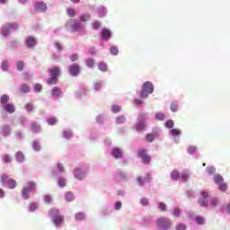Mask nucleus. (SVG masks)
<instances>
[{
    "mask_svg": "<svg viewBox=\"0 0 230 230\" xmlns=\"http://www.w3.org/2000/svg\"><path fill=\"white\" fill-rule=\"evenodd\" d=\"M33 107H34L33 103H31V102L27 103L25 106L26 111L33 112Z\"/></svg>",
    "mask_w": 230,
    "mask_h": 230,
    "instance_id": "obj_39",
    "label": "nucleus"
},
{
    "mask_svg": "<svg viewBox=\"0 0 230 230\" xmlns=\"http://www.w3.org/2000/svg\"><path fill=\"white\" fill-rule=\"evenodd\" d=\"M50 77L47 79L48 85H54L58 83V75H60V68L53 66L49 70Z\"/></svg>",
    "mask_w": 230,
    "mask_h": 230,
    "instance_id": "obj_1",
    "label": "nucleus"
},
{
    "mask_svg": "<svg viewBox=\"0 0 230 230\" xmlns=\"http://www.w3.org/2000/svg\"><path fill=\"white\" fill-rule=\"evenodd\" d=\"M66 179L60 178L58 180V186H60V188H64V186H66Z\"/></svg>",
    "mask_w": 230,
    "mask_h": 230,
    "instance_id": "obj_51",
    "label": "nucleus"
},
{
    "mask_svg": "<svg viewBox=\"0 0 230 230\" xmlns=\"http://www.w3.org/2000/svg\"><path fill=\"white\" fill-rule=\"evenodd\" d=\"M172 136H181V129L179 128H172L171 130Z\"/></svg>",
    "mask_w": 230,
    "mask_h": 230,
    "instance_id": "obj_46",
    "label": "nucleus"
},
{
    "mask_svg": "<svg viewBox=\"0 0 230 230\" xmlns=\"http://www.w3.org/2000/svg\"><path fill=\"white\" fill-rule=\"evenodd\" d=\"M155 118L159 120V121H164L165 116H164V113H156L155 114Z\"/></svg>",
    "mask_w": 230,
    "mask_h": 230,
    "instance_id": "obj_47",
    "label": "nucleus"
},
{
    "mask_svg": "<svg viewBox=\"0 0 230 230\" xmlns=\"http://www.w3.org/2000/svg\"><path fill=\"white\" fill-rule=\"evenodd\" d=\"M180 178L182 182H187L188 179H190V173L183 172L180 174Z\"/></svg>",
    "mask_w": 230,
    "mask_h": 230,
    "instance_id": "obj_27",
    "label": "nucleus"
},
{
    "mask_svg": "<svg viewBox=\"0 0 230 230\" xmlns=\"http://www.w3.org/2000/svg\"><path fill=\"white\" fill-rule=\"evenodd\" d=\"M98 69H100V71H103V72L107 71V69H108L107 64H105L103 62L99 63Z\"/></svg>",
    "mask_w": 230,
    "mask_h": 230,
    "instance_id": "obj_35",
    "label": "nucleus"
},
{
    "mask_svg": "<svg viewBox=\"0 0 230 230\" xmlns=\"http://www.w3.org/2000/svg\"><path fill=\"white\" fill-rule=\"evenodd\" d=\"M173 217H178L181 215V209L179 208H174L173 212H172Z\"/></svg>",
    "mask_w": 230,
    "mask_h": 230,
    "instance_id": "obj_58",
    "label": "nucleus"
},
{
    "mask_svg": "<svg viewBox=\"0 0 230 230\" xmlns=\"http://www.w3.org/2000/svg\"><path fill=\"white\" fill-rule=\"evenodd\" d=\"M158 208H159L160 211H162L163 213H164V211H166V204H164V202H160L158 204Z\"/></svg>",
    "mask_w": 230,
    "mask_h": 230,
    "instance_id": "obj_44",
    "label": "nucleus"
},
{
    "mask_svg": "<svg viewBox=\"0 0 230 230\" xmlns=\"http://www.w3.org/2000/svg\"><path fill=\"white\" fill-rule=\"evenodd\" d=\"M214 182L218 185L221 184L222 182H224V177H222V175L220 174H216L214 176Z\"/></svg>",
    "mask_w": 230,
    "mask_h": 230,
    "instance_id": "obj_25",
    "label": "nucleus"
},
{
    "mask_svg": "<svg viewBox=\"0 0 230 230\" xmlns=\"http://www.w3.org/2000/svg\"><path fill=\"white\" fill-rule=\"evenodd\" d=\"M35 209H37V204L31 203L30 205V211H35Z\"/></svg>",
    "mask_w": 230,
    "mask_h": 230,
    "instance_id": "obj_64",
    "label": "nucleus"
},
{
    "mask_svg": "<svg viewBox=\"0 0 230 230\" xmlns=\"http://www.w3.org/2000/svg\"><path fill=\"white\" fill-rule=\"evenodd\" d=\"M51 94L56 98H60V95L62 94V91H60V88L55 86L51 91Z\"/></svg>",
    "mask_w": 230,
    "mask_h": 230,
    "instance_id": "obj_19",
    "label": "nucleus"
},
{
    "mask_svg": "<svg viewBox=\"0 0 230 230\" xmlns=\"http://www.w3.org/2000/svg\"><path fill=\"white\" fill-rule=\"evenodd\" d=\"M35 190H37V183L35 181L27 182L22 190V197L28 200L30 199V191H35Z\"/></svg>",
    "mask_w": 230,
    "mask_h": 230,
    "instance_id": "obj_3",
    "label": "nucleus"
},
{
    "mask_svg": "<svg viewBox=\"0 0 230 230\" xmlns=\"http://www.w3.org/2000/svg\"><path fill=\"white\" fill-rule=\"evenodd\" d=\"M16 160L18 163H22L24 161V155L21 152L16 153Z\"/></svg>",
    "mask_w": 230,
    "mask_h": 230,
    "instance_id": "obj_31",
    "label": "nucleus"
},
{
    "mask_svg": "<svg viewBox=\"0 0 230 230\" xmlns=\"http://www.w3.org/2000/svg\"><path fill=\"white\" fill-rule=\"evenodd\" d=\"M174 122L172 119H169L167 121H165V127L166 128H173V126H174Z\"/></svg>",
    "mask_w": 230,
    "mask_h": 230,
    "instance_id": "obj_38",
    "label": "nucleus"
},
{
    "mask_svg": "<svg viewBox=\"0 0 230 230\" xmlns=\"http://www.w3.org/2000/svg\"><path fill=\"white\" fill-rule=\"evenodd\" d=\"M150 181H152V176L150 174L146 175V179L143 180V178L138 177L137 178V182L139 184V186H143L145 184V182H150Z\"/></svg>",
    "mask_w": 230,
    "mask_h": 230,
    "instance_id": "obj_15",
    "label": "nucleus"
},
{
    "mask_svg": "<svg viewBox=\"0 0 230 230\" xmlns=\"http://www.w3.org/2000/svg\"><path fill=\"white\" fill-rule=\"evenodd\" d=\"M152 93H154V84L147 81L142 85L140 98H142V100H145V98H148V94H152Z\"/></svg>",
    "mask_w": 230,
    "mask_h": 230,
    "instance_id": "obj_4",
    "label": "nucleus"
},
{
    "mask_svg": "<svg viewBox=\"0 0 230 230\" xmlns=\"http://www.w3.org/2000/svg\"><path fill=\"white\" fill-rule=\"evenodd\" d=\"M9 66H10V65L8 64V62L4 61V62L2 63V69H3V71H8Z\"/></svg>",
    "mask_w": 230,
    "mask_h": 230,
    "instance_id": "obj_54",
    "label": "nucleus"
},
{
    "mask_svg": "<svg viewBox=\"0 0 230 230\" xmlns=\"http://www.w3.org/2000/svg\"><path fill=\"white\" fill-rule=\"evenodd\" d=\"M106 13H107V10H105L104 7H101L99 9V17H105Z\"/></svg>",
    "mask_w": 230,
    "mask_h": 230,
    "instance_id": "obj_45",
    "label": "nucleus"
},
{
    "mask_svg": "<svg viewBox=\"0 0 230 230\" xmlns=\"http://www.w3.org/2000/svg\"><path fill=\"white\" fill-rule=\"evenodd\" d=\"M115 121H116L117 125H121V124L125 123V121H127V119L123 116H119L115 119Z\"/></svg>",
    "mask_w": 230,
    "mask_h": 230,
    "instance_id": "obj_30",
    "label": "nucleus"
},
{
    "mask_svg": "<svg viewBox=\"0 0 230 230\" xmlns=\"http://www.w3.org/2000/svg\"><path fill=\"white\" fill-rule=\"evenodd\" d=\"M68 73L71 76H78L80 75V66L73 64L68 67Z\"/></svg>",
    "mask_w": 230,
    "mask_h": 230,
    "instance_id": "obj_9",
    "label": "nucleus"
},
{
    "mask_svg": "<svg viewBox=\"0 0 230 230\" xmlns=\"http://www.w3.org/2000/svg\"><path fill=\"white\" fill-rule=\"evenodd\" d=\"M85 64L88 67H94V59L88 58L85 60Z\"/></svg>",
    "mask_w": 230,
    "mask_h": 230,
    "instance_id": "obj_37",
    "label": "nucleus"
},
{
    "mask_svg": "<svg viewBox=\"0 0 230 230\" xmlns=\"http://www.w3.org/2000/svg\"><path fill=\"white\" fill-rule=\"evenodd\" d=\"M176 230H186V225L180 224L176 226Z\"/></svg>",
    "mask_w": 230,
    "mask_h": 230,
    "instance_id": "obj_59",
    "label": "nucleus"
},
{
    "mask_svg": "<svg viewBox=\"0 0 230 230\" xmlns=\"http://www.w3.org/2000/svg\"><path fill=\"white\" fill-rule=\"evenodd\" d=\"M219 190L220 191H226L227 190V183L226 182H222V183H219Z\"/></svg>",
    "mask_w": 230,
    "mask_h": 230,
    "instance_id": "obj_41",
    "label": "nucleus"
},
{
    "mask_svg": "<svg viewBox=\"0 0 230 230\" xmlns=\"http://www.w3.org/2000/svg\"><path fill=\"white\" fill-rule=\"evenodd\" d=\"M102 89V83H95L94 84V90L95 91H100Z\"/></svg>",
    "mask_w": 230,
    "mask_h": 230,
    "instance_id": "obj_61",
    "label": "nucleus"
},
{
    "mask_svg": "<svg viewBox=\"0 0 230 230\" xmlns=\"http://www.w3.org/2000/svg\"><path fill=\"white\" fill-rule=\"evenodd\" d=\"M171 179L172 181H177L178 179H181V173L178 171H172L171 172Z\"/></svg>",
    "mask_w": 230,
    "mask_h": 230,
    "instance_id": "obj_26",
    "label": "nucleus"
},
{
    "mask_svg": "<svg viewBox=\"0 0 230 230\" xmlns=\"http://www.w3.org/2000/svg\"><path fill=\"white\" fill-rule=\"evenodd\" d=\"M50 217H53V223L55 226H60L64 222V217L60 216V210L58 208H52L49 210Z\"/></svg>",
    "mask_w": 230,
    "mask_h": 230,
    "instance_id": "obj_5",
    "label": "nucleus"
},
{
    "mask_svg": "<svg viewBox=\"0 0 230 230\" xmlns=\"http://www.w3.org/2000/svg\"><path fill=\"white\" fill-rule=\"evenodd\" d=\"M102 26V23L100 22H93V29L98 30Z\"/></svg>",
    "mask_w": 230,
    "mask_h": 230,
    "instance_id": "obj_63",
    "label": "nucleus"
},
{
    "mask_svg": "<svg viewBox=\"0 0 230 230\" xmlns=\"http://www.w3.org/2000/svg\"><path fill=\"white\" fill-rule=\"evenodd\" d=\"M57 168H58V172H59V173L64 172V166H62V164H58Z\"/></svg>",
    "mask_w": 230,
    "mask_h": 230,
    "instance_id": "obj_60",
    "label": "nucleus"
},
{
    "mask_svg": "<svg viewBox=\"0 0 230 230\" xmlns=\"http://www.w3.org/2000/svg\"><path fill=\"white\" fill-rule=\"evenodd\" d=\"M148 203H149V201H148V199H146V198H142L140 199V204H142V206H148Z\"/></svg>",
    "mask_w": 230,
    "mask_h": 230,
    "instance_id": "obj_55",
    "label": "nucleus"
},
{
    "mask_svg": "<svg viewBox=\"0 0 230 230\" xmlns=\"http://www.w3.org/2000/svg\"><path fill=\"white\" fill-rule=\"evenodd\" d=\"M44 199V201L46 202V204H51L52 200H53V198L49 195H45L43 197Z\"/></svg>",
    "mask_w": 230,
    "mask_h": 230,
    "instance_id": "obj_43",
    "label": "nucleus"
},
{
    "mask_svg": "<svg viewBox=\"0 0 230 230\" xmlns=\"http://www.w3.org/2000/svg\"><path fill=\"white\" fill-rule=\"evenodd\" d=\"M70 60L71 62H76V60H78V54H72L70 56Z\"/></svg>",
    "mask_w": 230,
    "mask_h": 230,
    "instance_id": "obj_57",
    "label": "nucleus"
},
{
    "mask_svg": "<svg viewBox=\"0 0 230 230\" xmlns=\"http://www.w3.org/2000/svg\"><path fill=\"white\" fill-rule=\"evenodd\" d=\"M208 199H209V192L202 191L201 196H200L199 199L198 200V204H199V206L201 208H208Z\"/></svg>",
    "mask_w": 230,
    "mask_h": 230,
    "instance_id": "obj_8",
    "label": "nucleus"
},
{
    "mask_svg": "<svg viewBox=\"0 0 230 230\" xmlns=\"http://www.w3.org/2000/svg\"><path fill=\"white\" fill-rule=\"evenodd\" d=\"M89 19H91V14H89V13L82 14V15L80 16V21H81L82 22H86V21H89Z\"/></svg>",
    "mask_w": 230,
    "mask_h": 230,
    "instance_id": "obj_33",
    "label": "nucleus"
},
{
    "mask_svg": "<svg viewBox=\"0 0 230 230\" xmlns=\"http://www.w3.org/2000/svg\"><path fill=\"white\" fill-rule=\"evenodd\" d=\"M26 44H27L28 48H33V46H35V44H37V40H35V38H33V37H29L26 40Z\"/></svg>",
    "mask_w": 230,
    "mask_h": 230,
    "instance_id": "obj_16",
    "label": "nucleus"
},
{
    "mask_svg": "<svg viewBox=\"0 0 230 230\" xmlns=\"http://www.w3.org/2000/svg\"><path fill=\"white\" fill-rule=\"evenodd\" d=\"M22 93H30V86L27 84H22L21 88Z\"/></svg>",
    "mask_w": 230,
    "mask_h": 230,
    "instance_id": "obj_50",
    "label": "nucleus"
},
{
    "mask_svg": "<svg viewBox=\"0 0 230 230\" xmlns=\"http://www.w3.org/2000/svg\"><path fill=\"white\" fill-rule=\"evenodd\" d=\"M75 179L77 181H82V179H85V172L79 168L75 169L74 171Z\"/></svg>",
    "mask_w": 230,
    "mask_h": 230,
    "instance_id": "obj_12",
    "label": "nucleus"
},
{
    "mask_svg": "<svg viewBox=\"0 0 230 230\" xmlns=\"http://www.w3.org/2000/svg\"><path fill=\"white\" fill-rule=\"evenodd\" d=\"M19 30V24L17 23H6L2 27V35L3 37H8L12 31Z\"/></svg>",
    "mask_w": 230,
    "mask_h": 230,
    "instance_id": "obj_6",
    "label": "nucleus"
},
{
    "mask_svg": "<svg viewBox=\"0 0 230 230\" xmlns=\"http://www.w3.org/2000/svg\"><path fill=\"white\" fill-rule=\"evenodd\" d=\"M34 10L42 13V12H46V10H48V5L44 2H38L35 4Z\"/></svg>",
    "mask_w": 230,
    "mask_h": 230,
    "instance_id": "obj_10",
    "label": "nucleus"
},
{
    "mask_svg": "<svg viewBox=\"0 0 230 230\" xmlns=\"http://www.w3.org/2000/svg\"><path fill=\"white\" fill-rule=\"evenodd\" d=\"M34 91L36 93H40V91H42V85L40 84H34Z\"/></svg>",
    "mask_w": 230,
    "mask_h": 230,
    "instance_id": "obj_52",
    "label": "nucleus"
},
{
    "mask_svg": "<svg viewBox=\"0 0 230 230\" xmlns=\"http://www.w3.org/2000/svg\"><path fill=\"white\" fill-rule=\"evenodd\" d=\"M75 220H85V214L78 212L75 214Z\"/></svg>",
    "mask_w": 230,
    "mask_h": 230,
    "instance_id": "obj_34",
    "label": "nucleus"
},
{
    "mask_svg": "<svg viewBox=\"0 0 230 230\" xmlns=\"http://www.w3.org/2000/svg\"><path fill=\"white\" fill-rule=\"evenodd\" d=\"M4 107L6 112H9L10 114H13V112H15V107L13 106V104L7 103Z\"/></svg>",
    "mask_w": 230,
    "mask_h": 230,
    "instance_id": "obj_24",
    "label": "nucleus"
},
{
    "mask_svg": "<svg viewBox=\"0 0 230 230\" xmlns=\"http://www.w3.org/2000/svg\"><path fill=\"white\" fill-rule=\"evenodd\" d=\"M219 202L218 199L217 198H212L210 199V206L211 208H217V206H218Z\"/></svg>",
    "mask_w": 230,
    "mask_h": 230,
    "instance_id": "obj_36",
    "label": "nucleus"
},
{
    "mask_svg": "<svg viewBox=\"0 0 230 230\" xmlns=\"http://www.w3.org/2000/svg\"><path fill=\"white\" fill-rule=\"evenodd\" d=\"M65 199L66 202H73V200H75V194H73L71 191H68L65 193Z\"/></svg>",
    "mask_w": 230,
    "mask_h": 230,
    "instance_id": "obj_21",
    "label": "nucleus"
},
{
    "mask_svg": "<svg viewBox=\"0 0 230 230\" xmlns=\"http://www.w3.org/2000/svg\"><path fill=\"white\" fill-rule=\"evenodd\" d=\"M138 156L142 158L143 163L148 164L150 163V156L146 155V150L141 149L138 151Z\"/></svg>",
    "mask_w": 230,
    "mask_h": 230,
    "instance_id": "obj_11",
    "label": "nucleus"
},
{
    "mask_svg": "<svg viewBox=\"0 0 230 230\" xmlns=\"http://www.w3.org/2000/svg\"><path fill=\"white\" fill-rule=\"evenodd\" d=\"M62 137L64 139H72L73 138V131L71 129H65L62 133Z\"/></svg>",
    "mask_w": 230,
    "mask_h": 230,
    "instance_id": "obj_13",
    "label": "nucleus"
},
{
    "mask_svg": "<svg viewBox=\"0 0 230 230\" xmlns=\"http://www.w3.org/2000/svg\"><path fill=\"white\" fill-rule=\"evenodd\" d=\"M17 69H18V71H22V69H24V62L18 61L17 62Z\"/></svg>",
    "mask_w": 230,
    "mask_h": 230,
    "instance_id": "obj_49",
    "label": "nucleus"
},
{
    "mask_svg": "<svg viewBox=\"0 0 230 230\" xmlns=\"http://www.w3.org/2000/svg\"><path fill=\"white\" fill-rule=\"evenodd\" d=\"M102 39H106V40H109V39H111V33L109 31V29H102Z\"/></svg>",
    "mask_w": 230,
    "mask_h": 230,
    "instance_id": "obj_23",
    "label": "nucleus"
},
{
    "mask_svg": "<svg viewBox=\"0 0 230 230\" xmlns=\"http://www.w3.org/2000/svg\"><path fill=\"white\" fill-rule=\"evenodd\" d=\"M31 128L36 134H39V132H40V125H39V123L37 122H31Z\"/></svg>",
    "mask_w": 230,
    "mask_h": 230,
    "instance_id": "obj_18",
    "label": "nucleus"
},
{
    "mask_svg": "<svg viewBox=\"0 0 230 230\" xmlns=\"http://www.w3.org/2000/svg\"><path fill=\"white\" fill-rule=\"evenodd\" d=\"M110 51L112 55H118V53H119V49H118L117 46H112L111 49H110Z\"/></svg>",
    "mask_w": 230,
    "mask_h": 230,
    "instance_id": "obj_40",
    "label": "nucleus"
},
{
    "mask_svg": "<svg viewBox=\"0 0 230 230\" xmlns=\"http://www.w3.org/2000/svg\"><path fill=\"white\" fill-rule=\"evenodd\" d=\"M12 161H13L12 156H10V155H5L4 156V163H12Z\"/></svg>",
    "mask_w": 230,
    "mask_h": 230,
    "instance_id": "obj_53",
    "label": "nucleus"
},
{
    "mask_svg": "<svg viewBox=\"0 0 230 230\" xmlns=\"http://www.w3.org/2000/svg\"><path fill=\"white\" fill-rule=\"evenodd\" d=\"M0 102H1L2 105H6V103H8V102H10V97L6 94H4L1 96Z\"/></svg>",
    "mask_w": 230,
    "mask_h": 230,
    "instance_id": "obj_28",
    "label": "nucleus"
},
{
    "mask_svg": "<svg viewBox=\"0 0 230 230\" xmlns=\"http://www.w3.org/2000/svg\"><path fill=\"white\" fill-rule=\"evenodd\" d=\"M112 155L115 157V159H119L123 157V153H121V150L119 148H115L112 151Z\"/></svg>",
    "mask_w": 230,
    "mask_h": 230,
    "instance_id": "obj_17",
    "label": "nucleus"
},
{
    "mask_svg": "<svg viewBox=\"0 0 230 230\" xmlns=\"http://www.w3.org/2000/svg\"><path fill=\"white\" fill-rule=\"evenodd\" d=\"M58 119L55 118V117H50L48 120H47V123L50 126H53V125H57L58 123Z\"/></svg>",
    "mask_w": 230,
    "mask_h": 230,
    "instance_id": "obj_32",
    "label": "nucleus"
},
{
    "mask_svg": "<svg viewBox=\"0 0 230 230\" xmlns=\"http://www.w3.org/2000/svg\"><path fill=\"white\" fill-rule=\"evenodd\" d=\"M0 181L2 184H4V182H6L7 188H9V190H15V188H17V181L13 179H9L8 175L6 174H2L0 176Z\"/></svg>",
    "mask_w": 230,
    "mask_h": 230,
    "instance_id": "obj_7",
    "label": "nucleus"
},
{
    "mask_svg": "<svg viewBox=\"0 0 230 230\" xmlns=\"http://www.w3.org/2000/svg\"><path fill=\"white\" fill-rule=\"evenodd\" d=\"M172 220L170 218H166L164 217H161L156 219V227L161 230H170L172 229Z\"/></svg>",
    "mask_w": 230,
    "mask_h": 230,
    "instance_id": "obj_2",
    "label": "nucleus"
},
{
    "mask_svg": "<svg viewBox=\"0 0 230 230\" xmlns=\"http://www.w3.org/2000/svg\"><path fill=\"white\" fill-rule=\"evenodd\" d=\"M111 111L114 113H118V112H119V111H121V108L119 106L114 105V106H112Z\"/></svg>",
    "mask_w": 230,
    "mask_h": 230,
    "instance_id": "obj_56",
    "label": "nucleus"
},
{
    "mask_svg": "<svg viewBox=\"0 0 230 230\" xmlns=\"http://www.w3.org/2000/svg\"><path fill=\"white\" fill-rule=\"evenodd\" d=\"M207 171H208V173H209V175H213V173H215V168L214 167H208Z\"/></svg>",
    "mask_w": 230,
    "mask_h": 230,
    "instance_id": "obj_62",
    "label": "nucleus"
},
{
    "mask_svg": "<svg viewBox=\"0 0 230 230\" xmlns=\"http://www.w3.org/2000/svg\"><path fill=\"white\" fill-rule=\"evenodd\" d=\"M146 125L144 121H139L136 124L137 132H143L145 130Z\"/></svg>",
    "mask_w": 230,
    "mask_h": 230,
    "instance_id": "obj_20",
    "label": "nucleus"
},
{
    "mask_svg": "<svg viewBox=\"0 0 230 230\" xmlns=\"http://www.w3.org/2000/svg\"><path fill=\"white\" fill-rule=\"evenodd\" d=\"M66 13H67L68 17H75V15H76V11H75L74 8L68 7L66 9Z\"/></svg>",
    "mask_w": 230,
    "mask_h": 230,
    "instance_id": "obj_29",
    "label": "nucleus"
},
{
    "mask_svg": "<svg viewBox=\"0 0 230 230\" xmlns=\"http://www.w3.org/2000/svg\"><path fill=\"white\" fill-rule=\"evenodd\" d=\"M178 109H179V104H177V102H172L171 103V111L172 112H177Z\"/></svg>",
    "mask_w": 230,
    "mask_h": 230,
    "instance_id": "obj_42",
    "label": "nucleus"
},
{
    "mask_svg": "<svg viewBox=\"0 0 230 230\" xmlns=\"http://www.w3.org/2000/svg\"><path fill=\"white\" fill-rule=\"evenodd\" d=\"M196 222L199 224V226L204 225V217L199 216L196 217Z\"/></svg>",
    "mask_w": 230,
    "mask_h": 230,
    "instance_id": "obj_48",
    "label": "nucleus"
},
{
    "mask_svg": "<svg viewBox=\"0 0 230 230\" xmlns=\"http://www.w3.org/2000/svg\"><path fill=\"white\" fill-rule=\"evenodd\" d=\"M1 132L3 134V136H10V134H12V129L10 128L9 125H4L2 127Z\"/></svg>",
    "mask_w": 230,
    "mask_h": 230,
    "instance_id": "obj_14",
    "label": "nucleus"
},
{
    "mask_svg": "<svg viewBox=\"0 0 230 230\" xmlns=\"http://www.w3.org/2000/svg\"><path fill=\"white\" fill-rule=\"evenodd\" d=\"M156 137H157V134L155 132L149 133L146 136V141H148V143H152L154 139H155Z\"/></svg>",
    "mask_w": 230,
    "mask_h": 230,
    "instance_id": "obj_22",
    "label": "nucleus"
}]
</instances>
